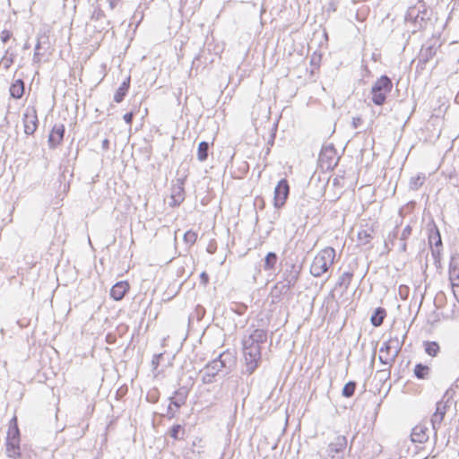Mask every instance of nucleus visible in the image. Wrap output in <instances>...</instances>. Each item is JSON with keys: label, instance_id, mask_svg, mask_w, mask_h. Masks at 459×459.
I'll use <instances>...</instances> for the list:
<instances>
[{"label": "nucleus", "instance_id": "nucleus-41", "mask_svg": "<svg viewBox=\"0 0 459 459\" xmlns=\"http://www.w3.org/2000/svg\"><path fill=\"white\" fill-rule=\"evenodd\" d=\"M11 38V32L8 30H3L1 33V40L5 43L7 42Z\"/></svg>", "mask_w": 459, "mask_h": 459}, {"label": "nucleus", "instance_id": "nucleus-36", "mask_svg": "<svg viewBox=\"0 0 459 459\" xmlns=\"http://www.w3.org/2000/svg\"><path fill=\"white\" fill-rule=\"evenodd\" d=\"M243 346L247 347H254V348H261V344L258 342H255L254 339H251L249 336H245L243 339Z\"/></svg>", "mask_w": 459, "mask_h": 459}, {"label": "nucleus", "instance_id": "nucleus-14", "mask_svg": "<svg viewBox=\"0 0 459 459\" xmlns=\"http://www.w3.org/2000/svg\"><path fill=\"white\" fill-rule=\"evenodd\" d=\"M184 183L182 179H178L177 183L171 187L170 205H179L185 199Z\"/></svg>", "mask_w": 459, "mask_h": 459}, {"label": "nucleus", "instance_id": "nucleus-17", "mask_svg": "<svg viewBox=\"0 0 459 459\" xmlns=\"http://www.w3.org/2000/svg\"><path fill=\"white\" fill-rule=\"evenodd\" d=\"M129 290L126 281H118L110 290V296L115 300H121Z\"/></svg>", "mask_w": 459, "mask_h": 459}, {"label": "nucleus", "instance_id": "nucleus-33", "mask_svg": "<svg viewBox=\"0 0 459 459\" xmlns=\"http://www.w3.org/2000/svg\"><path fill=\"white\" fill-rule=\"evenodd\" d=\"M424 346L426 353L431 357L437 356L439 351V345L436 342H426Z\"/></svg>", "mask_w": 459, "mask_h": 459}, {"label": "nucleus", "instance_id": "nucleus-9", "mask_svg": "<svg viewBox=\"0 0 459 459\" xmlns=\"http://www.w3.org/2000/svg\"><path fill=\"white\" fill-rule=\"evenodd\" d=\"M339 158L333 144L323 146L319 154V163L323 169H333L338 163Z\"/></svg>", "mask_w": 459, "mask_h": 459}, {"label": "nucleus", "instance_id": "nucleus-3", "mask_svg": "<svg viewBox=\"0 0 459 459\" xmlns=\"http://www.w3.org/2000/svg\"><path fill=\"white\" fill-rule=\"evenodd\" d=\"M404 338L405 334L403 336V340H400L397 336L391 337L387 342H384L379 350L380 355L378 357L379 361L383 365H386L389 368L393 365L402 350Z\"/></svg>", "mask_w": 459, "mask_h": 459}, {"label": "nucleus", "instance_id": "nucleus-48", "mask_svg": "<svg viewBox=\"0 0 459 459\" xmlns=\"http://www.w3.org/2000/svg\"><path fill=\"white\" fill-rule=\"evenodd\" d=\"M396 238V232H394L393 238L391 240L392 244L394 243V239Z\"/></svg>", "mask_w": 459, "mask_h": 459}, {"label": "nucleus", "instance_id": "nucleus-34", "mask_svg": "<svg viewBox=\"0 0 459 459\" xmlns=\"http://www.w3.org/2000/svg\"><path fill=\"white\" fill-rule=\"evenodd\" d=\"M357 383L355 381H350L342 388V394L346 397L350 398L354 394V392L356 390Z\"/></svg>", "mask_w": 459, "mask_h": 459}, {"label": "nucleus", "instance_id": "nucleus-7", "mask_svg": "<svg viewBox=\"0 0 459 459\" xmlns=\"http://www.w3.org/2000/svg\"><path fill=\"white\" fill-rule=\"evenodd\" d=\"M346 447V437L339 435L330 442L325 450L326 455H323V457L324 459H342Z\"/></svg>", "mask_w": 459, "mask_h": 459}, {"label": "nucleus", "instance_id": "nucleus-4", "mask_svg": "<svg viewBox=\"0 0 459 459\" xmlns=\"http://www.w3.org/2000/svg\"><path fill=\"white\" fill-rule=\"evenodd\" d=\"M392 89L393 82L391 79L386 75H382L371 88V100L373 103L377 106L383 105Z\"/></svg>", "mask_w": 459, "mask_h": 459}, {"label": "nucleus", "instance_id": "nucleus-26", "mask_svg": "<svg viewBox=\"0 0 459 459\" xmlns=\"http://www.w3.org/2000/svg\"><path fill=\"white\" fill-rule=\"evenodd\" d=\"M24 93V82L22 80H17L10 87V94L14 99H20Z\"/></svg>", "mask_w": 459, "mask_h": 459}, {"label": "nucleus", "instance_id": "nucleus-52", "mask_svg": "<svg viewBox=\"0 0 459 459\" xmlns=\"http://www.w3.org/2000/svg\"><path fill=\"white\" fill-rule=\"evenodd\" d=\"M10 63H13V59L12 58L9 61H7L6 66H9Z\"/></svg>", "mask_w": 459, "mask_h": 459}, {"label": "nucleus", "instance_id": "nucleus-37", "mask_svg": "<svg viewBox=\"0 0 459 459\" xmlns=\"http://www.w3.org/2000/svg\"><path fill=\"white\" fill-rule=\"evenodd\" d=\"M411 227L407 225L402 231L400 241H406L407 238L411 235Z\"/></svg>", "mask_w": 459, "mask_h": 459}, {"label": "nucleus", "instance_id": "nucleus-35", "mask_svg": "<svg viewBox=\"0 0 459 459\" xmlns=\"http://www.w3.org/2000/svg\"><path fill=\"white\" fill-rule=\"evenodd\" d=\"M184 242L189 246L194 245L197 239V234L195 231L188 230L183 236Z\"/></svg>", "mask_w": 459, "mask_h": 459}, {"label": "nucleus", "instance_id": "nucleus-11", "mask_svg": "<svg viewBox=\"0 0 459 459\" xmlns=\"http://www.w3.org/2000/svg\"><path fill=\"white\" fill-rule=\"evenodd\" d=\"M23 126L24 133L27 135H31L38 128V116L35 107H27L23 114Z\"/></svg>", "mask_w": 459, "mask_h": 459}, {"label": "nucleus", "instance_id": "nucleus-28", "mask_svg": "<svg viewBox=\"0 0 459 459\" xmlns=\"http://www.w3.org/2000/svg\"><path fill=\"white\" fill-rule=\"evenodd\" d=\"M210 143L206 141H202L198 144L197 149V160L204 162L207 160L209 155Z\"/></svg>", "mask_w": 459, "mask_h": 459}, {"label": "nucleus", "instance_id": "nucleus-24", "mask_svg": "<svg viewBox=\"0 0 459 459\" xmlns=\"http://www.w3.org/2000/svg\"><path fill=\"white\" fill-rule=\"evenodd\" d=\"M431 369L429 367L418 363L415 365L413 373L418 379H429Z\"/></svg>", "mask_w": 459, "mask_h": 459}, {"label": "nucleus", "instance_id": "nucleus-51", "mask_svg": "<svg viewBox=\"0 0 459 459\" xmlns=\"http://www.w3.org/2000/svg\"><path fill=\"white\" fill-rule=\"evenodd\" d=\"M241 309H244V307H241V308H238V310L237 311V313H238L239 315L242 314V310Z\"/></svg>", "mask_w": 459, "mask_h": 459}, {"label": "nucleus", "instance_id": "nucleus-47", "mask_svg": "<svg viewBox=\"0 0 459 459\" xmlns=\"http://www.w3.org/2000/svg\"><path fill=\"white\" fill-rule=\"evenodd\" d=\"M39 49H40V42L38 41V43L35 46V51L40 52Z\"/></svg>", "mask_w": 459, "mask_h": 459}, {"label": "nucleus", "instance_id": "nucleus-8", "mask_svg": "<svg viewBox=\"0 0 459 459\" xmlns=\"http://www.w3.org/2000/svg\"><path fill=\"white\" fill-rule=\"evenodd\" d=\"M245 358V373L251 375L258 367L261 360V348L243 346Z\"/></svg>", "mask_w": 459, "mask_h": 459}, {"label": "nucleus", "instance_id": "nucleus-46", "mask_svg": "<svg viewBox=\"0 0 459 459\" xmlns=\"http://www.w3.org/2000/svg\"><path fill=\"white\" fill-rule=\"evenodd\" d=\"M399 249L401 252H403V253L406 252V250H407L406 241H401Z\"/></svg>", "mask_w": 459, "mask_h": 459}, {"label": "nucleus", "instance_id": "nucleus-16", "mask_svg": "<svg viewBox=\"0 0 459 459\" xmlns=\"http://www.w3.org/2000/svg\"><path fill=\"white\" fill-rule=\"evenodd\" d=\"M186 394L187 393L185 388H182L175 393V397L171 398L170 404L168 408V415L169 418L174 417V412L171 411V404L177 408H180L186 402Z\"/></svg>", "mask_w": 459, "mask_h": 459}, {"label": "nucleus", "instance_id": "nucleus-39", "mask_svg": "<svg viewBox=\"0 0 459 459\" xmlns=\"http://www.w3.org/2000/svg\"><path fill=\"white\" fill-rule=\"evenodd\" d=\"M17 437L19 438V429L16 425L13 428L9 429L7 437Z\"/></svg>", "mask_w": 459, "mask_h": 459}, {"label": "nucleus", "instance_id": "nucleus-5", "mask_svg": "<svg viewBox=\"0 0 459 459\" xmlns=\"http://www.w3.org/2000/svg\"><path fill=\"white\" fill-rule=\"evenodd\" d=\"M299 276V270L293 264H287L281 273L282 281H279L275 286V290H280L281 294H286L296 284Z\"/></svg>", "mask_w": 459, "mask_h": 459}, {"label": "nucleus", "instance_id": "nucleus-10", "mask_svg": "<svg viewBox=\"0 0 459 459\" xmlns=\"http://www.w3.org/2000/svg\"><path fill=\"white\" fill-rule=\"evenodd\" d=\"M290 186L285 178L281 179L274 188L273 205L276 209L281 208L289 196Z\"/></svg>", "mask_w": 459, "mask_h": 459}, {"label": "nucleus", "instance_id": "nucleus-13", "mask_svg": "<svg viewBox=\"0 0 459 459\" xmlns=\"http://www.w3.org/2000/svg\"><path fill=\"white\" fill-rule=\"evenodd\" d=\"M447 411V405L444 401H439L436 404V411L431 417L432 429L437 433Z\"/></svg>", "mask_w": 459, "mask_h": 459}, {"label": "nucleus", "instance_id": "nucleus-32", "mask_svg": "<svg viewBox=\"0 0 459 459\" xmlns=\"http://www.w3.org/2000/svg\"><path fill=\"white\" fill-rule=\"evenodd\" d=\"M373 230H361L358 232V239L360 245H366L373 238Z\"/></svg>", "mask_w": 459, "mask_h": 459}, {"label": "nucleus", "instance_id": "nucleus-40", "mask_svg": "<svg viewBox=\"0 0 459 459\" xmlns=\"http://www.w3.org/2000/svg\"><path fill=\"white\" fill-rule=\"evenodd\" d=\"M134 112H128L126 114L124 115L123 118L125 120V122L127 124V125H131L132 124V121H133V118H134Z\"/></svg>", "mask_w": 459, "mask_h": 459}, {"label": "nucleus", "instance_id": "nucleus-54", "mask_svg": "<svg viewBox=\"0 0 459 459\" xmlns=\"http://www.w3.org/2000/svg\"><path fill=\"white\" fill-rule=\"evenodd\" d=\"M10 63H13V59L12 58L9 61H7L6 66H9Z\"/></svg>", "mask_w": 459, "mask_h": 459}, {"label": "nucleus", "instance_id": "nucleus-12", "mask_svg": "<svg viewBox=\"0 0 459 459\" xmlns=\"http://www.w3.org/2000/svg\"><path fill=\"white\" fill-rule=\"evenodd\" d=\"M429 244L430 246L433 257L437 259L440 255V251L442 248V238L437 226H434L433 229L429 230Z\"/></svg>", "mask_w": 459, "mask_h": 459}, {"label": "nucleus", "instance_id": "nucleus-38", "mask_svg": "<svg viewBox=\"0 0 459 459\" xmlns=\"http://www.w3.org/2000/svg\"><path fill=\"white\" fill-rule=\"evenodd\" d=\"M181 430L182 427L180 425H174L169 431L170 437L175 439H178V434Z\"/></svg>", "mask_w": 459, "mask_h": 459}, {"label": "nucleus", "instance_id": "nucleus-31", "mask_svg": "<svg viewBox=\"0 0 459 459\" xmlns=\"http://www.w3.org/2000/svg\"><path fill=\"white\" fill-rule=\"evenodd\" d=\"M353 277L352 272H344L338 279L337 285L343 290H347L351 284V279Z\"/></svg>", "mask_w": 459, "mask_h": 459}, {"label": "nucleus", "instance_id": "nucleus-20", "mask_svg": "<svg viewBox=\"0 0 459 459\" xmlns=\"http://www.w3.org/2000/svg\"><path fill=\"white\" fill-rule=\"evenodd\" d=\"M130 76H127L126 80L121 83L118 89L116 91L114 94V101L117 103H120L123 101L124 98L128 92L130 87Z\"/></svg>", "mask_w": 459, "mask_h": 459}, {"label": "nucleus", "instance_id": "nucleus-55", "mask_svg": "<svg viewBox=\"0 0 459 459\" xmlns=\"http://www.w3.org/2000/svg\"><path fill=\"white\" fill-rule=\"evenodd\" d=\"M456 290H457V295L455 297L459 300V289H456Z\"/></svg>", "mask_w": 459, "mask_h": 459}, {"label": "nucleus", "instance_id": "nucleus-15", "mask_svg": "<svg viewBox=\"0 0 459 459\" xmlns=\"http://www.w3.org/2000/svg\"><path fill=\"white\" fill-rule=\"evenodd\" d=\"M65 126L64 125H55L48 136V143L51 148L56 147L61 143L64 138Z\"/></svg>", "mask_w": 459, "mask_h": 459}, {"label": "nucleus", "instance_id": "nucleus-49", "mask_svg": "<svg viewBox=\"0 0 459 459\" xmlns=\"http://www.w3.org/2000/svg\"><path fill=\"white\" fill-rule=\"evenodd\" d=\"M241 309H244V307H241V308H238V310L237 311V313H238L239 315L242 314V310Z\"/></svg>", "mask_w": 459, "mask_h": 459}, {"label": "nucleus", "instance_id": "nucleus-45", "mask_svg": "<svg viewBox=\"0 0 459 459\" xmlns=\"http://www.w3.org/2000/svg\"><path fill=\"white\" fill-rule=\"evenodd\" d=\"M101 147L103 150L107 151L109 148V141L108 139L105 138L101 143Z\"/></svg>", "mask_w": 459, "mask_h": 459}, {"label": "nucleus", "instance_id": "nucleus-6", "mask_svg": "<svg viewBox=\"0 0 459 459\" xmlns=\"http://www.w3.org/2000/svg\"><path fill=\"white\" fill-rule=\"evenodd\" d=\"M428 20H429V11L423 4L410 7L405 15L406 22H412L420 29L423 28Z\"/></svg>", "mask_w": 459, "mask_h": 459}, {"label": "nucleus", "instance_id": "nucleus-27", "mask_svg": "<svg viewBox=\"0 0 459 459\" xmlns=\"http://www.w3.org/2000/svg\"><path fill=\"white\" fill-rule=\"evenodd\" d=\"M449 279L453 287L455 296L457 295V290L459 289V268L455 266H450L449 268Z\"/></svg>", "mask_w": 459, "mask_h": 459}, {"label": "nucleus", "instance_id": "nucleus-29", "mask_svg": "<svg viewBox=\"0 0 459 459\" xmlns=\"http://www.w3.org/2000/svg\"><path fill=\"white\" fill-rule=\"evenodd\" d=\"M426 177L425 174L420 173L414 177H411L409 182V187L411 190L419 189L425 182Z\"/></svg>", "mask_w": 459, "mask_h": 459}, {"label": "nucleus", "instance_id": "nucleus-30", "mask_svg": "<svg viewBox=\"0 0 459 459\" xmlns=\"http://www.w3.org/2000/svg\"><path fill=\"white\" fill-rule=\"evenodd\" d=\"M278 256L274 252H269L264 257V269L265 271L273 270L277 263Z\"/></svg>", "mask_w": 459, "mask_h": 459}, {"label": "nucleus", "instance_id": "nucleus-23", "mask_svg": "<svg viewBox=\"0 0 459 459\" xmlns=\"http://www.w3.org/2000/svg\"><path fill=\"white\" fill-rule=\"evenodd\" d=\"M247 331L250 332L247 336H249L251 339H254L255 342H258V343L262 344L266 342V340H267L266 330L260 329V328H255V329L251 330V328H249Z\"/></svg>", "mask_w": 459, "mask_h": 459}, {"label": "nucleus", "instance_id": "nucleus-53", "mask_svg": "<svg viewBox=\"0 0 459 459\" xmlns=\"http://www.w3.org/2000/svg\"><path fill=\"white\" fill-rule=\"evenodd\" d=\"M10 63H13V59L12 58L9 61H7L6 66H9Z\"/></svg>", "mask_w": 459, "mask_h": 459}, {"label": "nucleus", "instance_id": "nucleus-25", "mask_svg": "<svg viewBox=\"0 0 459 459\" xmlns=\"http://www.w3.org/2000/svg\"><path fill=\"white\" fill-rule=\"evenodd\" d=\"M385 316V309L383 307H377L371 316L370 322L376 327L380 326L383 324Z\"/></svg>", "mask_w": 459, "mask_h": 459}, {"label": "nucleus", "instance_id": "nucleus-44", "mask_svg": "<svg viewBox=\"0 0 459 459\" xmlns=\"http://www.w3.org/2000/svg\"><path fill=\"white\" fill-rule=\"evenodd\" d=\"M40 56H41L40 52L34 51V55H33V58H32L33 63L39 64L40 62Z\"/></svg>", "mask_w": 459, "mask_h": 459}, {"label": "nucleus", "instance_id": "nucleus-50", "mask_svg": "<svg viewBox=\"0 0 459 459\" xmlns=\"http://www.w3.org/2000/svg\"><path fill=\"white\" fill-rule=\"evenodd\" d=\"M241 309H244V307H241V308H238V310L237 311V313H238L239 315L242 314V310Z\"/></svg>", "mask_w": 459, "mask_h": 459}, {"label": "nucleus", "instance_id": "nucleus-22", "mask_svg": "<svg viewBox=\"0 0 459 459\" xmlns=\"http://www.w3.org/2000/svg\"><path fill=\"white\" fill-rule=\"evenodd\" d=\"M91 20L99 22L98 28L100 30H105L106 25L108 24L104 12L100 8L94 9L91 14Z\"/></svg>", "mask_w": 459, "mask_h": 459}, {"label": "nucleus", "instance_id": "nucleus-19", "mask_svg": "<svg viewBox=\"0 0 459 459\" xmlns=\"http://www.w3.org/2000/svg\"><path fill=\"white\" fill-rule=\"evenodd\" d=\"M428 429L424 426H416L411 434V441L414 443H423L428 440Z\"/></svg>", "mask_w": 459, "mask_h": 459}, {"label": "nucleus", "instance_id": "nucleus-1", "mask_svg": "<svg viewBox=\"0 0 459 459\" xmlns=\"http://www.w3.org/2000/svg\"><path fill=\"white\" fill-rule=\"evenodd\" d=\"M236 365V359L230 351L221 352L216 359L207 363L199 371L204 385L212 384L220 372L229 374Z\"/></svg>", "mask_w": 459, "mask_h": 459}, {"label": "nucleus", "instance_id": "nucleus-18", "mask_svg": "<svg viewBox=\"0 0 459 459\" xmlns=\"http://www.w3.org/2000/svg\"><path fill=\"white\" fill-rule=\"evenodd\" d=\"M20 439L17 437L6 438V454L9 457L15 458L20 455Z\"/></svg>", "mask_w": 459, "mask_h": 459}, {"label": "nucleus", "instance_id": "nucleus-42", "mask_svg": "<svg viewBox=\"0 0 459 459\" xmlns=\"http://www.w3.org/2000/svg\"><path fill=\"white\" fill-rule=\"evenodd\" d=\"M361 122H362V120L360 117H353L352 118V127L354 129L358 128L360 126Z\"/></svg>", "mask_w": 459, "mask_h": 459}, {"label": "nucleus", "instance_id": "nucleus-21", "mask_svg": "<svg viewBox=\"0 0 459 459\" xmlns=\"http://www.w3.org/2000/svg\"><path fill=\"white\" fill-rule=\"evenodd\" d=\"M437 49V48L435 45L422 47L420 52L419 61L424 64L429 62L436 55Z\"/></svg>", "mask_w": 459, "mask_h": 459}, {"label": "nucleus", "instance_id": "nucleus-43", "mask_svg": "<svg viewBox=\"0 0 459 459\" xmlns=\"http://www.w3.org/2000/svg\"><path fill=\"white\" fill-rule=\"evenodd\" d=\"M200 278H201V282L204 284V285H206L209 281V276L206 273H202L201 275H200Z\"/></svg>", "mask_w": 459, "mask_h": 459}, {"label": "nucleus", "instance_id": "nucleus-2", "mask_svg": "<svg viewBox=\"0 0 459 459\" xmlns=\"http://www.w3.org/2000/svg\"><path fill=\"white\" fill-rule=\"evenodd\" d=\"M335 250L331 247H325L314 257L310 265V273L314 277H321L333 265Z\"/></svg>", "mask_w": 459, "mask_h": 459}]
</instances>
